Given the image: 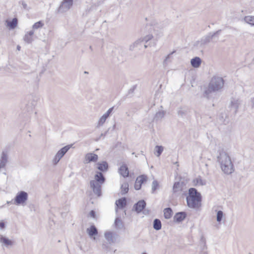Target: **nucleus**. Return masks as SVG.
Segmentation results:
<instances>
[{"mask_svg": "<svg viewBox=\"0 0 254 254\" xmlns=\"http://www.w3.org/2000/svg\"><path fill=\"white\" fill-rule=\"evenodd\" d=\"M23 126H25V125H26V123H25V124H23Z\"/></svg>", "mask_w": 254, "mask_h": 254, "instance_id": "nucleus-59", "label": "nucleus"}, {"mask_svg": "<svg viewBox=\"0 0 254 254\" xmlns=\"http://www.w3.org/2000/svg\"><path fill=\"white\" fill-rule=\"evenodd\" d=\"M5 224L4 222H3L2 221H1L0 222V229H3L5 228Z\"/></svg>", "mask_w": 254, "mask_h": 254, "instance_id": "nucleus-50", "label": "nucleus"}, {"mask_svg": "<svg viewBox=\"0 0 254 254\" xmlns=\"http://www.w3.org/2000/svg\"><path fill=\"white\" fill-rule=\"evenodd\" d=\"M144 43L140 38L136 40L133 43L130 45L129 50L131 51L134 50H141L144 48Z\"/></svg>", "mask_w": 254, "mask_h": 254, "instance_id": "nucleus-9", "label": "nucleus"}, {"mask_svg": "<svg viewBox=\"0 0 254 254\" xmlns=\"http://www.w3.org/2000/svg\"><path fill=\"white\" fill-rule=\"evenodd\" d=\"M108 118L103 115L99 120L97 124V127L102 126L105 123L106 121Z\"/></svg>", "mask_w": 254, "mask_h": 254, "instance_id": "nucleus-38", "label": "nucleus"}, {"mask_svg": "<svg viewBox=\"0 0 254 254\" xmlns=\"http://www.w3.org/2000/svg\"><path fill=\"white\" fill-rule=\"evenodd\" d=\"M113 127H116V125H114L113 126Z\"/></svg>", "mask_w": 254, "mask_h": 254, "instance_id": "nucleus-56", "label": "nucleus"}, {"mask_svg": "<svg viewBox=\"0 0 254 254\" xmlns=\"http://www.w3.org/2000/svg\"><path fill=\"white\" fill-rule=\"evenodd\" d=\"M0 242L6 247L13 245V242L11 240L2 235H0Z\"/></svg>", "mask_w": 254, "mask_h": 254, "instance_id": "nucleus-26", "label": "nucleus"}, {"mask_svg": "<svg viewBox=\"0 0 254 254\" xmlns=\"http://www.w3.org/2000/svg\"><path fill=\"white\" fill-rule=\"evenodd\" d=\"M194 183L195 185H200L201 186H204L206 185V182L201 179L200 177L197 178L194 180Z\"/></svg>", "mask_w": 254, "mask_h": 254, "instance_id": "nucleus-39", "label": "nucleus"}, {"mask_svg": "<svg viewBox=\"0 0 254 254\" xmlns=\"http://www.w3.org/2000/svg\"><path fill=\"white\" fill-rule=\"evenodd\" d=\"M86 163H90L91 162H96L98 159V156L97 154L92 153H88L85 155Z\"/></svg>", "mask_w": 254, "mask_h": 254, "instance_id": "nucleus-17", "label": "nucleus"}, {"mask_svg": "<svg viewBox=\"0 0 254 254\" xmlns=\"http://www.w3.org/2000/svg\"><path fill=\"white\" fill-rule=\"evenodd\" d=\"M73 5V0H63L59 6L58 11L64 13L68 11Z\"/></svg>", "mask_w": 254, "mask_h": 254, "instance_id": "nucleus-6", "label": "nucleus"}, {"mask_svg": "<svg viewBox=\"0 0 254 254\" xmlns=\"http://www.w3.org/2000/svg\"><path fill=\"white\" fill-rule=\"evenodd\" d=\"M102 185L96 184L94 181L90 182V188L92 189L94 193L98 197L102 195L101 186Z\"/></svg>", "mask_w": 254, "mask_h": 254, "instance_id": "nucleus-7", "label": "nucleus"}, {"mask_svg": "<svg viewBox=\"0 0 254 254\" xmlns=\"http://www.w3.org/2000/svg\"><path fill=\"white\" fill-rule=\"evenodd\" d=\"M201 63V60L199 57H196L192 59L190 61V64L192 67L194 68L198 67Z\"/></svg>", "mask_w": 254, "mask_h": 254, "instance_id": "nucleus-23", "label": "nucleus"}, {"mask_svg": "<svg viewBox=\"0 0 254 254\" xmlns=\"http://www.w3.org/2000/svg\"><path fill=\"white\" fill-rule=\"evenodd\" d=\"M7 26L10 29H14L17 25L18 19L17 18H13L11 21H6Z\"/></svg>", "mask_w": 254, "mask_h": 254, "instance_id": "nucleus-27", "label": "nucleus"}, {"mask_svg": "<svg viewBox=\"0 0 254 254\" xmlns=\"http://www.w3.org/2000/svg\"><path fill=\"white\" fill-rule=\"evenodd\" d=\"M187 110H183L182 108H180L178 111V115L181 117H183L187 114Z\"/></svg>", "mask_w": 254, "mask_h": 254, "instance_id": "nucleus-42", "label": "nucleus"}, {"mask_svg": "<svg viewBox=\"0 0 254 254\" xmlns=\"http://www.w3.org/2000/svg\"><path fill=\"white\" fill-rule=\"evenodd\" d=\"M187 217V213L186 212L182 211L177 212L174 216V221L180 223L183 221Z\"/></svg>", "mask_w": 254, "mask_h": 254, "instance_id": "nucleus-16", "label": "nucleus"}, {"mask_svg": "<svg viewBox=\"0 0 254 254\" xmlns=\"http://www.w3.org/2000/svg\"><path fill=\"white\" fill-rule=\"evenodd\" d=\"M107 132H108V130L104 131V133L102 132V133H101V134H100V137H98V138H97L96 139V141H97V140H98L99 139H100L102 136H104Z\"/></svg>", "mask_w": 254, "mask_h": 254, "instance_id": "nucleus-52", "label": "nucleus"}, {"mask_svg": "<svg viewBox=\"0 0 254 254\" xmlns=\"http://www.w3.org/2000/svg\"><path fill=\"white\" fill-rule=\"evenodd\" d=\"M119 173L124 178H127L128 176L129 171L127 165H122L119 169Z\"/></svg>", "mask_w": 254, "mask_h": 254, "instance_id": "nucleus-18", "label": "nucleus"}, {"mask_svg": "<svg viewBox=\"0 0 254 254\" xmlns=\"http://www.w3.org/2000/svg\"><path fill=\"white\" fill-rule=\"evenodd\" d=\"M114 107H112L110 108L107 111L106 113H105L104 115L108 118L112 114L113 111L114 110Z\"/></svg>", "mask_w": 254, "mask_h": 254, "instance_id": "nucleus-43", "label": "nucleus"}, {"mask_svg": "<svg viewBox=\"0 0 254 254\" xmlns=\"http://www.w3.org/2000/svg\"><path fill=\"white\" fill-rule=\"evenodd\" d=\"M16 49H17V50L20 51V49H21V47L19 45H17V47H16Z\"/></svg>", "mask_w": 254, "mask_h": 254, "instance_id": "nucleus-54", "label": "nucleus"}, {"mask_svg": "<svg viewBox=\"0 0 254 254\" xmlns=\"http://www.w3.org/2000/svg\"><path fill=\"white\" fill-rule=\"evenodd\" d=\"M115 226L117 229H122L124 228V225L120 217H117L114 222Z\"/></svg>", "mask_w": 254, "mask_h": 254, "instance_id": "nucleus-29", "label": "nucleus"}, {"mask_svg": "<svg viewBox=\"0 0 254 254\" xmlns=\"http://www.w3.org/2000/svg\"><path fill=\"white\" fill-rule=\"evenodd\" d=\"M97 168L100 172H106L109 169V165L107 161H103L98 162L97 164Z\"/></svg>", "mask_w": 254, "mask_h": 254, "instance_id": "nucleus-15", "label": "nucleus"}, {"mask_svg": "<svg viewBox=\"0 0 254 254\" xmlns=\"http://www.w3.org/2000/svg\"><path fill=\"white\" fill-rule=\"evenodd\" d=\"M186 199L187 205L190 208H197L201 205V194L195 188H191L189 190Z\"/></svg>", "mask_w": 254, "mask_h": 254, "instance_id": "nucleus-3", "label": "nucleus"}, {"mask_svg": "<svg viewBox=\"0 0 254 254\" xmlns=\"http://www.w3.org/2000/svg\"><path fill=\"white\" fill-rule=\"evenodd\" d=\"M105 237L109 244H113L116 242V238L114 237L113 234L111 232H106L105 233Z\"/></svg>", "mask_w": 254, "mask_h": 254, "instance_id": "nucleus-25", "label": "nucleus"}, {"mask_svg": "<svg viewBox=\"0 0 254 254\" xmlns=\"http://www.w3.org/2000/svg\"><path fill=\"white\" fill-rule=\"evenodd\" d=\"M155 149V154L156 153L157 156H160L163 151V147L162 146L156 145Z\"/></svg>", "mask_w": 254, "mask_h": 254, "instance_id": "nucleus-36", "label": "nucleus"}, {"mask_svg": "<svg viewBox=\"0 0 254 254\" xmlns=\"http://www.w3.org/2000/svg\"><path fill=\"white\" fill-rule=\"evenodd\" d=\"M115 204L116 205V211H117L118 208H124L127 205V200L126 197H124L121 198H119L116 200Z\"/></svg>", "mask_w": 254, "mask_h": 254, "instance_id": "nucleus-14", "label": "nucleus"}, {"mask_svg": "<svg viewBox=\"0 0 254 254\" xmlns=\"http://www.w3.org/2000/svg\"><path fill=\"white\" fill-rule=\"evenodd\" d=\"M224 83V81L222 77L216 76L212 77L208 87L203 92V97L209 98L213 92H216L222 88Z\"/></svg>", "mask_w": 254, "mask_h": 254, "instance_id": "nucleus-2", "label": "nucleus"}, {"mask_svg": "<svg viewBox=\"0 0 254 254\" xmlns=\"http://www.w3.org/2000/svg\"><path fill=\"white\" fill-rule=\"evenodd\" d=\"M147 180V176L144 175H142L138 176L137 178L136 181H138V183L142 185V184H143L144 183L146 182Z\"/></svg>", "mask_w": 254, "mask_h": 254, "instance_id": "nucleus-35", "label": "nucleus"}, {"mask_svg": "<svg viewBox=\"0 0 254 254\" xmlns=\"http://www.w3.org/2000/svg\"><path fill=\"white\" fill-rule=\"evenodd\" d=\"M141 188V184L138 183V181H136L134 184V189L136 190H139Z\"/></svg>", "mask_w": 254, "mask_h": 254, "instance_id": "nucleus-45", "label": "nucleus"}, {"mask_svg": "<svg viewBox=\"0 0 254 254\" xmlns=\"http://www.w3.org/2000/svg\"><path fill=\"white\" fill-rule=\"evenodd\" d=\"M142 254H147L146 253H142Z\"/></svg>", "mask_w": 254, "mask_h": 254, "instance_id": "nucleus-60", "label": "nucleus"}, {"mask_svg": "<svg viewBox=\"0 0 254 254\" xmlns=\"http://www.w3.org/2000/svg\"><path fill=\"white\" fill-rule=\"evenodd\" d=\"M213 38L211 33H209L208 35L203 37L200 41H197L196 44V45H199V46L201 47H203L204 45L210 42Z\"/></svg>", "mask_w": 254, "mask_h": 254, "instance_id": "nucleus-11", "label": "nucleus"}, {"mask_svg": "<svg viewBox=\"0 0 254 254\" xmlns=\"http://www.w3.org/2000/svg\"><path fill=\"white\" fill-rule=\"evenodd\" d=\"M44 26V23L41 21H39L38 22H36L32 26L33 29H37L38 28H41Z\"/></svg>", "mask_w": 254, "mask_h": 254, "instance_id": "nucleus-40", "label": "nucleus"}, {"mask_svg": "<svg viewBox=\"0 0 254 254\" xmlns=\"http://www.w3.org/2000/svg\"><path fill=\"white\" fill-rule=\"evenodd\" d=\"M91 181H94L96 184L103 185L106 181V178L102 172L97 171L94 176V180Z\"/></svg>", "mask_w": 254, "mask_h": 254, "instance_id": "nucleus-12", "label": "nucleus"}, {"mask_svg": "<svg viewBox=\"0 0 254 254\" xmlns=\"http://www.w3.org/2000/svg\"><path fill=\"white\" fill-rule=\"evenodd\" d=\"M28 193L24 191L18 192L14 198L13 203L16 205H24L28 199Z\"/></svg>", "mask_w": 254, "mask_h": 254, "instance_id": "nucleus-5", "label": "nucleus"}, {"mask_svg": "<svg viewBox=\"0 0 254 254\" xmlns=\"http://www.w3.org/2000/svg\"><path fill=\"white\" fill-rule=\"evenodd\" d=\"M173 214V211L170 207L166 208L164 210V216L166 219H170Z\"/></svg>", "mask_w": 254, "mask_h": 254, "instance_id": "nucleus-31", "label": "nucleus"}, {"mask_svg": "<svg viewBox=\"0 0 254 254\" xmlns=\"http://www.w3.org/2000/svg\"><path fill=\"white\" fill-rule=\"evenodd\" d=\"M146 204V203L145 200H139L137 202L134 204L133 206V209L137 213H139L141 212L142 210L145 207Z\"/></svg>", "mask_w": 254, "mask_h": 254, "instance_id": "nucleus-13", "label": "nucleus"}, {"mask_svg": "<svg viewBox=\"0 0 254 254\" xmlns=\"http://www.w3.org/2000/svg\"><path fill=\"white\" fill-rule=\"evenodd\" d=\"M72 146V144H70L64 146L58 151L56 155H57L61 159L64 155V154L69 150V149Z\"/></svg>", "mask_w": 254, "mask_h": 254, "instance_id": "nucleus-19", "label": "nucleus"}, {"mask_svg": "<svg viewBox=\"0 0 254 254\" xmlns=\"http://www.w3.org/2000/svg\"><path fill=\"white\" fill-rule=\"evenodd\" d=\"M152 35L149 34L143 38H140L141 40H142L144 44V49L146 48L148 46H151L152 45L150 44L151 42H149L153 38Z\"/></svg>", "mask_w": 254, "mask_h": 254, "instance_id": "nucleus-20", "label": "nucleus"}, {"mask_svg": "<svg viewBox=\"0 0 254 254\" xmlns=\"http://www.w3.org/2000/svg\"><path fill=\"white\" fill-rule=\"evenodd\" d=\"M166 114V112L165 111H159L157 112L154 118H153V122H157L160 121L162 118H164L165 115Z\"/></svg>", "mask_w": 254, "mask_h": 254, "instance_id": "nucleus-24", "label": "nucleus"}, {"mask_svg": "<svg viewBox=\"0 0 254 254\" xmlns=\"http://www.w3.org/2000/svg\"><path fill=\"white\" fill-rule=\"evenodd\" d=\"M128 187L129 185L127 183H125L123 184H122L121 187V192L122 195H124L128 192L129 190Z\"/></svg>", "mask_w": 254, "mask_h": 254, "instance_id": "nucleus-34", "label": "nucleus"}, {"mask_svg": "<svg viewBox=\"0 0 254 254\" xmlns=\"http://www.w3.org/2000/svg\"><path fill=\"white\" fill-rule=\"evenodd\" d=\"M221 30H220V29L218 30L213 33H211V35H212V37L214 38L216 36L218 35L221 33Z\"/></svg>", "mask_w": 254, "mask_h": 254, "instance_id": "nucleus-47", "label": "nucleus"}, {"mask_svg": "<svg viewBox=\"0 0 254 254\" xmlns=\"http://www.w3.org/2000/svg\"><path fill=\"white\" fill-rule=\"evenodd\" d=\"M28 99V102L20 115V117L23 118L24 122L29 121L30 116L33 113L34 109L37 104V100L33 96H29Z\"/></svg>", "mask_w": 254, "mask_h": 254, "instance_id": "nucleus-4", "label": "nucleus"}, {"mask_svg": "<svg viewBox=\"0 0 254 254\" xmlns=\"http://www.w3.org/2000/svg\"><path fill=\"white\" fill-rule=\"evenodd\" d=\"M176 52V51H173L171 53H170V54H169L166 58V59H165V60L164 61V64H166V62L168 60V59H169L171 56V55H172L173 54H174V53Z\"/></svg>", "mask_w": 254, "mask_h": 254, "instance_id": "nucleus-48", "label": "nucleus"}, {"mask_svg": "<svg viewBox=\"0 0 254 254\" xmlns=\"http://www.w3.org/2000/svg\"><path fill=\"white\" fill-rule=\"evenodd\" d=\"M239 103L238 100H235L231 101V110H234V113L236 114L237 112V110L239 108Z\"/></svg>", "mask_w": 254, "mask_h": 254, "instance_id": "nucleus-32", "label": "nucleus"}, {"mask_svg": "<svg viewBox=\"0 0 254 254\" xmlns=\"http://www.w3.org/2000/svg\"><path fill=\"white\" fill-rule=\"evenodd\" d=\"M61 159L59 157H58V155L56 154V155L54 157V158L53 160V164L54 165H57Z\"/></svg>", "mask_w": 254, "mask_h": 254, "instance_id": "nucleus-44", "label": "nucleus"}, {"mask_svg": "<svg viewBox=\"0 0 254 254\" xmlns=\"http://www.w3.org/2000/svg\"><path fill=\"white\" fill-rule=\"evenodd\" d=\"M89 49H90V50H91V51H92V50H93V49H92V46H90V47H89Z\"/></svg>", "mask_w": 254, "mask_h": 254, "instance_id": "nucleus-55", "label": "nucleus"}, {"mask_svg": "<svg viewBox=\"0 0 254 254\" xmlns=\"http://www.w3.org/2000/svg\"><path fill=\"white\" fill-rule=\"evenodd\" d=\"M34 34V31L31 30L28 32L24 36V41L28 44L31 43L33 41L32 36Z\"/></svg>", "mask_w": 254, "mask_h": 254, "instance_id": "nucleus-21", "label": "nucleus"}, {"mask_svg": "<svg viewBox=\"0 0 254 254\" xmlns=\"http://www.w3.org/2000/svg\"><path fill=\"white\" fill-rule=\"evenodd\" d=\"M8 161V154L7 150H2L0 157V169L5 167Z\"/></svg>", "mask_w": 254, "mask_h": 254, "instance_id": "nucleus-8", "label": "nucleus"}, {"mask_svg": "<svg viewBox=\"0 0 254 254\" xmlns=\"http://www.w3.org/2000/svg\"><path fill=\"white\" fill-rule=\"evenodd\" d=\"M243 20L247 23L254 26V16L248 15L244 17Z\"/></svg>", "mask_w": 254, "mask_h": 254, "instance_id": "nucleus-30", "label": "nucleus"}, {"mask_svg": "<svg viewBox=\"0 0 254 254\" xmlns=\"http://www.w3.org/2000/svg\"><path fill=\"white\" fill-rule=\"evenodd\" d=\"M21 4H22V6H23L24 9H26V10H28V8H27V4L25 3V1H21Z\"/></svg>", "mask_w": 254, "mask_h": 254, "instance_id": "nucleus-51", "label": "nucleus"}, {"mask_svg": "<svg viewBox=\"0 0 254 254\" xmlns=\"http://www.w3.org/2000/svg\"><path fill=\"white\" fill-rule=\"evenodd\" d=\"M183 183H180L179 182H175L173 185V190L174 192H177L181 190L182 189Z\"/></svg>", "mask_w": 254, "mask_h": 254, "instance_id": "nucleus-33", "label": "nucleus"}, {"mask_svg": "<svg viewBox=\"0 0 254 254\" xmlns=\"http://www.w3.org/2000/svg\"><path fill=\"white\" fill-rule=\"evenodd\" d=\"M89 215L91 217L95 218L96 216V212L94 210H92L90 211Z\"/></svg>", "mask_w": 254, "mask_h": 254, "instance_id": "nucleus-49", "label": "nucleus"}, {"mask_svg": "<svg viewBox=\"0 0 254 254\" xmlns=\"http://www.w3.org/2000/svg\"><path fill=\"white\" fill-rule=\"evenodd\" d=\"M223 217H224V213H223V211L221 210L218 211L217 212V215H216V220H217V221L219 223H220L221 222Z\"/></svg>", "mask_w": 254, "mask_h": 254, "instance_id": "nucleus-37", "label": "nucleus"}, {"mask_svg": "<svg viewBox=\"0 0 254 254\" xmlns=\"http://www.w3.org/2000/svg\"><path fill=\"white\" fill-rule=\"evenodd\" d=\"M159 184L157 181L154 180L152 182V192H154L158 188Z\"/></svg>", "mask_w": 254, "mask_h": 254, "instance_id": "nucleus-41", "label": "nucleus"}, {"mask_svg": "<svg viewBox=\"0 0 254 254\" xmlns=\"http://www.w3.org/2000/svg\"><path fill=\"white\" fill-rule=\"evenodd\" d=\"M136 88V86L134 85L131 88H130L129 90H128V94H131V93H133L135 89Z\"/></svg>", "mask_w": 254, "mask_h": 254, "instance_id": "nucleus-53", "label": "nucleus"}, {"mask_svg": "<svg viewBox=\"0 0 254 254\" xmlns=\"http://www.w3.org/2000/svg\"><path fill=\"white\" fill-rule=\"evenodd\" d=\"M124 213H125V215H126V211H124Z\"/></svg>", "mask_w": 254, "mask_h": 254, "instance_id": "nucleus-58", "label": "nucleus"}, {"mask_svg": "<svg viewBox=\"0 0 254 254\" xmlns=\"http://www.w3.org/2000/svg\"><path fill=\"white\" fill-rule=\"evenodd\" d=\"M217 161L225 174L230 175L234 172V166L230 157L222 148L219 149L217 151Z\"/></svg>", "mask_w": 254, "mask_h": 254, "instance_id": "nucleus-1", "label": "nucleus"}, {"mask_svg": "<svg viewBox=\"0 0 254 254\" xmlns=\"http://www.w3.org/2000/svg\"><path fill=\"white\" fill-rule=\"evenodd\" d=\"M153 227L157 231L161 230L162 228V223L160 220L157 218L155 219L153 223Z\"/></svg>", "mask_w": 254, "mask_h": 254, "instance_id": "nucleus-28", "label": "nucleus"}, {"mask_svg": "<svg viewBox=\"0 0 254 254\" xmlns=\"http://www.w3.org/2000/svg\"><path fill=\"white\" fill-rule=\"evenodd\" d=\"M102 249L106 252H108L110 249V247L107 243H103L102 244Z\"/></svg>", "mask_w": 254, "mask_h": 254, "instance_id": "nucleus-46", "label": "nucleus"}, {"mask_svg": "<svg viewBox=\"0 0 254 254\" xmlns=\"http://www.w3.org/2000/svg\"><path fill=\"white\" fill-rule=\"evenodd\" d=\"M199 246L200 247L199 254H208L206 240L203 235L201 236Z\"/></svg>", "mask_w": 254, "mask_h": 254, "instance_id": "nucleus-10", "label": "nucleus"}, {"mask_svg": "<svg viewBox=\"0 0 254 254\" xmlns=\"http://www.w3.org/2000/svg\"><path fill=\"white\" fill-rule=\"evenodd\" d=\"M10 203V201H7V203H8H8Z\"/></svg>", "mask_w": 254, "mask_h": 254, "instance_id": "nucleus-57", "label": "nucleus"}, {"mask_svg": "<svg viewBox=\"0 0 254 254\" xmlns=\"http://www.w3.org/2000/svg\"><path fill=\"white\" fill-rule=\"evenodd\" d=\"M87 233L90 237H92L98 234V230L96 227L93 225L87 229Z\"/></svg>", "mask_w": 254, "mask_h": 254, "instance_id": "nucleus-22", "label": "nucleus"}]
</instances>
